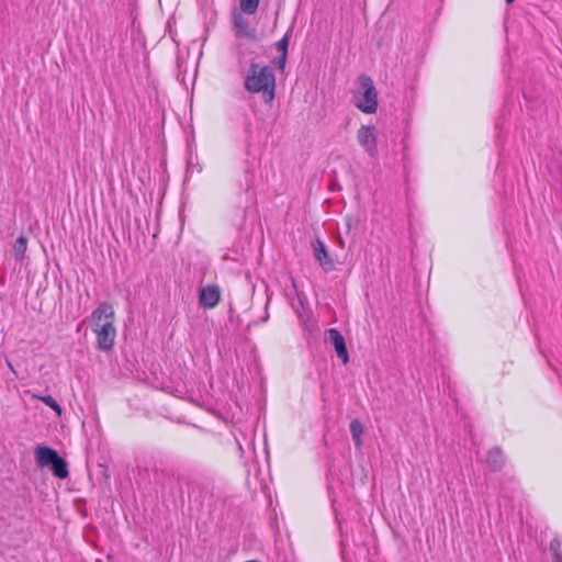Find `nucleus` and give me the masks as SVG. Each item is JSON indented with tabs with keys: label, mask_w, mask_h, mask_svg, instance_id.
I'll return each mask as SVG.
<instances>
[{
	"label": "nucleus",
	"mask_w": 562,
	"mask_h": 562,
	"mask_svg": "<svg viewBox=\"0 0 562 562\" xmlns=\"http://www.w3.org/2000/svg\"><path fill=\"white\" fill-rule=\"evenodd\" d=\"M27 250V238L25 236H20L15 240L12 249V255L16 261L22 262L25 258V254Z\"/></svg>",
	"instance_id": "9b49d317"
},
{
	"label": "nucleus",
	"mask_w": 562,
	"mask_h": 562,
	"mask_svg": "<svg viewBox=\"0 0 562 562\" xmlns=\"http://www.w3.org/2000/svg\"><path fill=\"white\" fill-rule=\"evenodd\" d=\"M291 33H292V30H289L284 34V36L276 43V48L278 49L280 55L278 57H274L271 63L280 71H283L285 68L286 58H288V47H289V43H290Z\"/></svg>",
	"instance_id": "0eeeda50"
},
{
	"label": "nucleus",
	"mask_w": 562,
	"mask_h": 562,
	"mask_svg": "<svg viewBox=\"0 0 562 562\" xmlns=\"http://www.w3.org/2000/svg\"><path fill=\"white\" fill-rule=\"evenodd\" d=\"M357 139L360 146L370 157H376L378 132L373 125H361L357 131Z\"/></svg>",
	"instance_id": "20e7f679"
},
{
	"label": "nucleus",
	"mask_w": 562,
	"mask_h": 562,
	"mask_svg": "<svg viewBox=\"0 0 562 562\" xmlns=\"http://www.w3.org/2000/svg\"><path fill=\"white\" fill-rule=\"evenodd\" d=\"M8 366H9V368H10L12 371H14V369H13V367H12L11 362H8Z\"/></svg>",
	"instance_id": "a211bd4d"
},
{
	"label": "nucleus",
	"mask_w": 562,
	"mask_h": 562,
	"mask_svg": "<svg viewBox=\"0 0 562 562\" xmlns=\"http://www.w3.org/2000/svg\"><path fill=\"white\" fill-rule=\"evenodd\" d=\"M553 562H562V554H558L557 559H553Z\"/></svg>",
	"instance_id": "f3484780"
},
{
	"label": "nucleus",
	"mask_w": 562,
	"mask_h": 562,
	"mask_svg": "<svg viewBox=\"0 0 562 562\" xmlns=\"http://www.w3.org/2000/svg\"><path fill=\"white\" fill-rule=\"evenodd\" d=\"M245 89L250 93H262L265 101L271 103L276 94V77L269 66L251 63L245 78Z\"/></svg>",
	"instance_id": "f03ea898"
},
{
	"label": "nucleus",
	"mask_w": 562,
	"mask_h": 562,
	"mask_svg": "<svg viewBox=\"0 0 562 562\" xmlns=\"http://www.w3.org/2000/svg\"><path fill=\"white\" fill-rule=\"evenodd\" d=\"M363 430H364L363 425L361 424V422L359 419L351 420L350 432H351L355 443L357 446H360V443H361V436L363 434Z\"/></svg>",
	"instance_id": "f8f14e48"
},
{
	"label": "nucleus",
	"mask_w": 562,
	"mask_h": 562,
	"mask_svg": "<svg viewBox=\"0 0 562 562\" xmlns=\"http://www.w3.org/2000/svg\"><path fill=\"white\" fill-rule=\"evenodd\" d=\"M33 397L42 401L45 405H47L48 407L54 409L58 416L61 415V412H63L61 407L53 396H50V395H46V396L33 395Z\"/></svg>",
	"instance_id": "4468645a"
},
{
	"label": "nucleus",
	"mask_w": 562,
	"mask_h": 562,
	"mask_svg": "<svg viewBox=\"0 0 562 562\" xmlns=\"http://www.w3.org/2000/svg\"><path fill=\"white\" fill-rule=\"evenodd\" d=\"M221 301V289L217 284H207L200 289L199 304L205 310H212Z\"/></svg>",
	"instance_id": "39448f33"
},
{
	"label": "nucleus",
	"mask_w": 562,
	"mask_h": 562,
	"mask_svg": "<svg viewBox=\"0 0 562 562\" xmlns=\"http://www.w3.org/2000/svg\"><path fill=\"white\" fill-rule=\"evenodd\" d=\"M515 0H506L507 3H512L514 2Z\"/></svg>",
	"instance_id": "6ab92c4d"
},
{
	"label": "nucleus",
	"mask_w": 562,
	"mask_h": 562,
	"mask_svg": "<svg viewBox=\"0 0 562 562\" xmlns=\"http://www.w3.org/2000/svg\"><path fill=\"white\" fill-rule=\"evenodd\" d=\"M260 0H239V9L243 13L255 14L258 10Z\"/></svg>",
	"instance_id": "ddd939ff"
},
{
	"label": "nucleus",
	"mask_w": 562,
	"mask_h": 562,
	"mask_svg": "<svg viewBox=\"0 0 562 562\" xmlns=\"http://www.w3.org/2000/svg\"><path fill=\"white\" fill-rule=\"evenodd\" d=\"M315 258L317 262L326 270H331L334 268L333 261L330 260L328 252L324 246V244L316 239L312 244Z\"/></svg>",
	"instance_id": "1a4fd4ad"
},
{
	"label": "nucleus",
	"mask_w": 562,
	"mask_h": 562,
	"mask_svg": "<svg viewBox=\"0 0 562 562\" xmlns=\"http://www.w3.org/2000/svg\"><path fill=\"white\" fill-rule=\"evenodd\" d=\"M353 105L366 114H374L378 110V91L373 80L366 75L358 79V88L352 93Z\"/></svg>",
	"instance_id": "7ed1b4c3"
},
{
	"label": "nucleus",
	"mask_w": 562,
	"mask_h": 562,
	"mask_svg": "<svg viewBox=\"0 0 562 562\" xmlns=\"http://www.w3.org/2000/svg\"><path fill=\"white\" fill-rule=\"evenodd\" d=\"M329 338L331 339L337 356L341 359L342 363L346 364L349 361V355L346 347L345 338L341 333L336 328L328 330Z\"/></svg>",
	"instance_id": "6e6552de"
},
{
	"label": "nucleus",
	"mask_w": 562,
	"mask_h": 562,
	"mask_svg": "<svg viewBox=\"0 0 562 562\" xmlns=\"http://www.w3.org/2000/svg\"><path fill=\"white\" fill-rule=\"evenodd\" d=\"M89 322L95 336L97 348L101 351L112 350L117 336L113 306L108 302L100 303L91 313Z\"/></svg>",
	"instance_id": "f257e3e1"
},
{
	"label": "nucleus",
	"mask_w": 562,
	"mask_h": 562,
	"mask_svg": "<svg viewBox=\"0 0 562 562\" xmlns=\"http://www.w3.org/2000/svg\"><path fill=\"white\" fill-rule=\"evenodd\" d=\"M40 469H49L58 479L68 476V464L65 459H37Z\"/></svg>",
	"instance_id": "423d86ee"
},
{
	"label": "nucleus",
	"mask_w": 562,
	"mask_h": 562,
	"mask_svg": "<svg viewBox=\"0 0 562 562\" xmlns=\"http://www.w3.org/2000/svg\"><path fill=\"white\" fill-rule=\"evenodd\" d=\"M561 541L560 539L558 538H553L551 541H550V552L552 554V560L553 559H557V555L558 554H562V551H561Z\"/></svg>",
	"instance_id": "dca6fc26"
},
{
	"label": "nucleus",
	"mask_w": 562,
	"mask_h": 562,
	"mask_svg": "<svg viewBox=\"0 0 562 562\" xmlns=\"http://www.w3.org/2000/svg\"><path fill=\"white\" fill-rule=\"evenodd\" d=\"M35 457H59L58 452L49 447L38 446L35 449Z\"/></svg>",
	"instance_id": "2eb2a0df"
},
{
	"label": "nucleus",
	"mask_w": 562,
	"mask_h": 562,
	"mask_svg": "<svg viewBox=\"0 0 562 562\" xmlns=\"http://www.w3.org/2000/svg\"><path fill=\"white\" fill-rule=\"evenodd\" d=\"M243 12H234L233 13V24L234 27L239 36L243 37H252L254 32L249 26L248 21L246 18L243 16Z\"/></svg>",
	"instance_id": "9d476101"
}]
</instances>
